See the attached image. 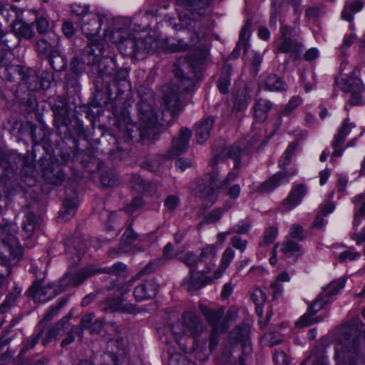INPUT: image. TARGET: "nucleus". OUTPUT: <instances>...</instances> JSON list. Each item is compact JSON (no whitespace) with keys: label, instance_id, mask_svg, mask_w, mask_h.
I'll use <instances>...</instances> for the list:
<instances>
[{"label":"nucleus","instance_id":"f257e3e1","mask_svg":"<svg viewBox=\"0 0 365 365\" xmlns=\"http://www.w3.org/2000/svg\"><path fill=\"white\" fill-rule=\"evenodd\" d=\"M174 81V86H166L163 88L164 102L173 113L179 111L181 108L179 93L187 91L192 84L190 78L183 76L180 73L175 74Z\"/></svg>","mask_w":365,"mask_h":365},{"label":"nucleus","instance_id":"f03ea898","mask_svg":"<svg viewBox=\"0 0 365 365\" xmlns=\"http://www.w3.org/2000/svg\"><path fill=\"white\" fill-rule=\"evenodd\" d=\"M125 268L126 266L123 263H115L111 267H106L103 269H98L93 266H89L80 269L75 274L65 275L61 281L60 286L61 289L67 287H76L95 274L106 272L117 274L119 272L124 271Z\"/></svg>","mask_w":365,"mask_h":365},{"label":"nucleus","instance_id":"7ed1b4c3","mask_svg":"<svg viewBox=\"0 0 365 365\" xmlns=\"http://www.w3.org/2000/svg\"><path fill=\"white\" fill-rule=\"evenodd\" d=\"M217 279L210 273V267L204 268L200 272H195L191 269L189 274L184 278L182 286L188 292H194L201 289L207 284L213 283Z\"/></svg>","mask_w":365,"mask_h":365},{"label":"nucleus","instance_id":"20e7f679","mask_svg":"<svg viewBox=\"0 0 365 365\" xmlns=\"http://www.w3.org/2000/svg\"><path fill=\"white\" fill-rule=\"evenodd\" d=\"M183 329L180 330V325L176 324L173 327V332L175 340L178 341L180 335L194 336L197 334L202 329V324L200 319L192 312L188 311L182 315Z\"/></svg>","mask_w":365,"mask_h":365},{"label":"nucleus","instance_id":"39448f33","mask_svg":"<svg viewBox=\"0 0 365 365\" xmlns=\"http://www.w3.org/2000/svg\"><path fill=\"white\" fill-rule=\"evenodd\" d=\"M336 82L344 92L351 93L350 103L351 105L359 106L361 103L364 86L359 78L347 76L342 78L341 81L338 79Z\"/></svg>","mask_w":365,"mask_h":365},{"label":"nucleus","instance_id":"423d86ee","mask_svg":"<svg viewBox=\"0 0 365 365\" xmlns=\"http://www.w3.org/2000/svg\"><path fill=\"white\" fill-rule=\"evenodd\" d=\"M139 118L141 124L139 127L142 137L147 135V130L154 128L158 123V116L152 106L147 101H141L138 103Z\"/></svg>","mask_w":365,"mask_h":365},{"label":"nucleus","instance_id":"0eeeda50","mask_svg":"<svg viewBox=\"0 0 365 365\" xmlns=\"http://www.w3.org/2000/svg\"><path fill=\"white\" fill-rule=\"evenodd\" d=\"M200 309L208 323L213 327L214 332L222 331L224 330L223 323L222 322V311L220 309L213 310L203 304L200 305ZM217 344L218 341L215 336V333H213L210 339L209 346L210 350L215 349Z\"/></svg>","mask_w":365,"mask_h":365},{"label":"nucleus","instance_id":"6e6552de","mask_svg":"<svg viewBox=\"0 0 365 365\" xmlns=\"http://www.w3.org/2000/svg\"><path fill=\"white\" fill-rule=\"evenodd\" d=\"M291 29L287 26L281 28L282 37L276 42V48L278 52L297 56L302 50L303 45L301 42L292 41L289 36Z\"/></svg>","mask_w":365,"mask_h":365},{"label":"nucleus","instance_id":"1a4fd4ad","mask_svg":"<svg viewBox=\"0 0 365 365\" xmlns=\"http://www.w3.org/2000/svg\"><path fill=\"white\" fill-rule=\"evenodd\" d=\"M297 171L295 168L290 169L289 171L283 170L277 172L269 179L262 182L258 190L261 192H269L276 187L289 182L290 178L297 174Z\"/></svg>","mask_w":365,"mask_h":365},{"label":"nucleus","instance_id":"9d476101","mask_svg":"<svg viewBox=\"0 0 365 365\" xmlns=\"http://www.w3.org/2000/svg\"><path fill=\"white\" fill-rule=\"evenodd\" d=\"M206 182L200 185L195 192V195L203 200L206 205L212 204L217 198L216 187L217 179L216 177H206Z\"/></svg>","mask_w":365,"mask_h":365},{"label":"nucleus","instance_id":"9b49d317","mask_svg":"<svg viewBox=\"0 0 365 365\" xmlns=\"http://www.w3.org/2000/svg\"><path fill=\"white\" fill-rule=\"evenodd\" d=\"M30 295L35 302L44 303L56 294V289L51 285H42V282L39 281L35 282L29 289Z\"/></svg>","mask_w":365,"mask_h":365},{"label":"nucleus","instance_id":"f8f14e48","mask_svg":"<svg viewBox=\"0 0 365 365\" xmlns=\"http://www.w3.org/2000/svg\"><path fill=\"white\" fill-rule=\"evenodd\" d=\"M344 285L345 279H339L332 282L317 297L314 303L313 308L319 307V309H322L324 306L329 302V298L336 294L339 290L344 287Z\"/></svg>","mask_w":365,"mask_h":365},{"label":"nucleus","instance_id":"ddd939ff","mask_svg":"<svg viewBox=\"0 0 365 365\" xmlns=\"http://www.w3.org/2000/svg\"><path fill=\"white\" fill-rule=\"evenodd\" d=\"M101 26V18L95 14L88 15L86 20H83L81 26L83 33L87 36L90 40L96 41L97 36L99 34Z\"/></svg>","mask_w":365,"mask_h":365},{"label":"nucleus","instance_id":"4468645a","mask_svg":"<svg viewBox=\"0 0 365 365\" xmlns=\"http://www.w3.org/2000/svg\"><path fill=\"white\" fill-rule=\"evenodd\" d=\"M158 288L155 281H147L135 287L133 294L137 301L147 300L156 295Z\"/></svg>","mask_w":365,"mask_h":365},{"label":"nucleus","instance_id":"2eb2a0df","mask_svg":"<svg viewBox=\"0 0 365 365\" xmlns=\"http://www.w3.org/2000/svg\"><path fill=\"white\" fill-rule=\"evenodd\" d=\"M192 131L187 128H182L178 138L173 140L172 152L174 155H178L185 152L188 147Z\"/></svg>","mask_w":365,"mask_h":365},{"label":"nucleus","instance_id":"dca6fc26","mask_svg":"<svg viewBox=\"0 0 365 365\" xmlns=\"http://www.w3.org/2000/svg\"><path fill=\"white\" fill-rule=\"evenodd\" d=\"M307 193V187L302 185L294 187L289 195L284 200V206L287 210H291L299 204Z\"/></svg>","mask_w":365,"mask_h":365},{"label":"nucleus","instance_id":"f3484780","mask_svg":"<svg viewBox=\"0 0 365 365\" xmlns=\"http://www.w3.org/2000/svg\"><path fill=\"white\" fill-rule=\"evenodd\" d=\"M217 256V248L215 245H207L202 248L199 261L205 263V268L210 267V273L215 265Z\"/></svg>","mask_w":365,"mask_h":365},{"label":"nucleus","instance_id":"a211bd4d","mask_svg":"<svg viewBox=\"0 0 365 365\" xmlns=\"http://www.w3.org/2000/svg\"><path fill=\"white\" fill-rule=\"evenodd\" d=\"M235 257V252L232 248L228 247L224 250L220 258V264L212 273L215 279H219L223 276Z\"/></svg>","mask_w":365,"mask_h":365},{"label":"nucleus","instance_id":"6ab92c4d","mask_svg":"<svg viewBox=\"0 0 365 365\" xmlns=\"http://www.w3.org/2000/svg\"><path fill=\"white\" fill-rule=\"evenodd\" d=\"M213 124L214 118L212 117L205 118L198 124L195 134L198 144H203L209 139Z\"/></svg>","mask_w":365,"mask_h":365},{"label":"nucleus","instance_id":"aec40b11","mask_svg":"<svg viewBox=\"0 0 365 365\" xmlns=\"http://www.w3.org/2000/svg\"><path fill=\"white\" fill-rule=\"evenodd\" d=\"M265 89L270 91H285L287 88V84L277 76L270 74L267 76L262 81Z\"/></svg>","mask_w":365,"mask_h":365},{"label":"nucleus","instance_id":"412c9836","mask_svg":"<svg viewBox=\"0 0 365 365\" xmlns=\"http://www.w3.org/2000/svg\"><path fill=\"white\" fill-rule=\"evenodd\" d=\"M272 108V103L267 100L257 99L255 104V116L257 121L263 122L267 118V113Z\"/></svg>","mask_w":365,"mask_h":365},{"label":"nucleus","instance_id":"4be33fe9","mask_svg":"<svg viewBox=\"0 0 365 365\" xmlns=\"http://www.w3.org/2000/svg\"><path fill=\"white\" fill-rule=\"evenodd\" d=\"M313 307L314 304L310 307L309 310L296 322L297 326H298L299 327H304L322 321V319H318V317H314V315L320 309H319V307H316L315 308H313Z\"/></svg>","mask_w":365,"mask_h":365},{"label":"nucleus","instance_id":"5701e85b","mask_svg":"<svg viewBox=\"0 0 365 365\" xmlns=\"http://www.w3.org/2000/svg\"><path fill=\"white\" fill-rule=\"evenodd\" d=\"M13 29L15 34L20 38H31L34 36V31L31 25L23 21L13 23Z\"/></svg>","mask_w":365,"mask_h":365},{"label":"nucleus","instance_id":"b1692460","mask_svg":"<svg viewBox=\"0 0 365 365\" xmlns=\"http://www.w3.org/2000/svg\"><path fill=\"white\" fill-rule=\"evenodd\" d=\"M40 224L34 213L28 212L23 221V230L26 232L28 237H31L38 228Z\"/></svg>","mask_w":365,"mask_h":365},{"label":"nucleus","instance_id":"393cba45","mask_svg":"<svg viewBox=\"0 0 365 365\" xmlns=\"http://www.w3.org/2000/svg\"><path fill=\"white\" fill-rule=\"evenodd\" d=\"M251 298L256 305L255 309L257 315L262 317L263 314L262 306L267 299L265 293L262 289L256 288L252 292Z\"/></svg>","mask_w":365,"mask_h":365},{"label":"nucleus","instance_id":"a878e982","mask_svg":"<svg viewBox=\"0 0 365 365\" xmlns=\"http://www.w3.org/2000/svg\"><path fill=\"white\" fill-rule=\"evenodd\" d=\"M354 125L346 119L340 128L339 133L334 136L332 142V146L340 145L342 144L346 137L349 134Z\"/></svg>","mask_w":365,"mask_h":365},{"label":"nucleus","instance_id":"bb28decb","mask_svg":"<svg viewBox=\"0 0 365 365\" xmlns=\"http://www.w3.org/2000/svg\"><path fill=\"white\" fill-rule=\"evenodd\" d=\"M107 309L111 312H132L133 307L130 304H124L120 299H113L107 302Z\"/></svg>","mask_w":365,"mask_h":365},{"label":"nucleus","instance_id":"cd10ccee","mask_svg":"<svg viewBox=\"0 0 365 365\" xmlns=\"http://www.w3.org/2000/svg\"><path fill=\"white\" fill-rule=\"evenodd\" d=\"M63 210L60 212L59 217L63 220H68L74 215L77 209V203L73 200L66 199L63 201Z\"/></svg>","mask_w":365,"mask_h":365},{"label":"nucleus","instance_id":"c85d7f7f","mask_svg":"<svg viewBox=\"0 0 365 365\" xmlns=\"http://www.w3.org/2000/svg\"><path fill=\"white\" fill-rule=\"evenodd\" d=\"M282 252L287 257H298L301 255L300 246L292 240H287L282 245Z\"/></svg>","mask_w":365,"mask_h":365},{"label":"nucleus","instance_id":"c756f323","mask_svg":"<svg viewBox=\"0 0 365 365\" xmlns=\"http://www.w3.org/2000/svg\"><path fill=\"white\" fill-rule=\"evenodd\" d=\"M94 318L93 313L88 314L83 317L81 321V325L83 329L91 328L92 332H99L102 328V323L100 321H96L92 324V321Z\"/></svg>","mask_w":365,"mask_h":365},{"label":"nucleus","instance_id":"7c9ffc66","mask_svg":"<svg viewBox=\"0 0 365 365\" xmlns=\"http://www.w3.org/2000/svg\"><path fill=\"white\" fill-rule=\"evenodd\" d=\"M234 202L232 200H228L224 205V210H222L221 209H216L211 211L209 213V215L206 217V222L207 223H214L217 222L221 218L223 212L231 208Z\"/></svg>","mask_w":365,"mask_h":365},{"label":"nucleus","instance_id":"2f4dec72","mask_svg":"<svg viewBox=\"0 0 365 365\" xmlns=\"http://www.w3.org/2000/svg\"><path fill=\"white\" fill-rule=\"evenodd\" d=\"M355 205L354 214L365 217V191L352 199Z\"/></svg>","mask_w":365,"mask_h":365},{"label":"nucleus","instance_id":"473e14b6","mask_svg":"<svg viewBox=\"0 0 365 365\" xmlns=\"http://www.w3.org/2000/svg\"><path fill=\"white\" fill-rule=\"evenodd\" d=\"M297 146V142H292L290 143L284 153H283L282 156L281 157L279 163L281 167L285 166L291 160L292 155L295 151Z\"/></svg>","mask_w":365,"mask_h":365},{"label":"nucleus","instance_id":"72a5a7b5","mask_svg":"<svg viewBox=\"0 0 365 365\" xmlns=\"http://www.w3.org/2000/svg\"><path fill=\"white\" fill-rule=\"evenodd\" d=\"M251 228L250 221L247 219L240 220L230 230L232 233L246 234Z\"/></svg>","mask_w":365,"mask_h":365},{"label":"nucleus","instance_id":"f704fd0d","mask_svg":"<svg viewBox=\"0 0 365 365\" xmlns=\"http://www.w3.org/2000/svg\"><path fill=\"white\" fill-rule=\"evenodd\" d=\"M71 11L72 14L81 18L88 17V15L93 14L89 13V7L87 5H81L79 4H73L71 5Z\"/></svg>","mask_w":365,"mask_h":365},{"label":"nucleus","instance_id":"c9c22d12","mask_svg":"<svg viewBox=\"0 0 365 365\" xmlns=\"http://www.w3.org/2000/svg\"><path fill=\"white\" fill-rule=\"evenodd\" d=\"M277 235V230L275 227L267 229L264 233L263 240L259 242V246H267L273 242Z\"/></svg>","mask_w":365,"mask_h":365},{"label":"nucleus","instance_id":"e433bc0d","mask_svg":"<svg viewBox=\"0 0 365 365\" xmlns=\"http://www.w3.org/2000/svg\"><path fill=\"white\" fill-rule=\"evenodd\" d=\"M179 259L186 264L191 269L195 267L199 261V258L192 252H187L183 256L179 257Z\"/></svg>","mask_w":365,"mask_h":365},{"label":"nucleus","instance_id":"4c0bfd02","mask_svg":"<svg viewBox=\"0 0 365 365\" xmlns=\"http://www.w3.org/2000/svg\"><path fill=\"white\" fill-rule=\"evenodd\" d=\"M232 338L237 342L246 343L248 338V330L246 328H236L232 332Z\"/></svg>","mask_w":365,"mask_h":365},{"label":"nucleus","instance_id":"58836bf2","mask_svg":"<svg viewBox=\"0 0 365 365\" xmlns=\"http://www.w3.org/2000/svg\"><path fill=\"white\" fill-rule=\"evenodd\" d=\"M279 11L280 4L275 1H273L272 4V10L270 13L269 26L274 29L277 28V17Z\"/></svg>","mask_w":365,"mask_h":365},{"label":"nucleus","instance_id":"ea45409f","mask_svg":"<svg viewBox=\"0 0 365 365\" xmlns=\"http://www.w3.org/2000/svg\"><path fill=\"white\" fill-rule=\"evenodd\" d=\"M230 244L240 252H244L247 247V241L240 236H234L230 240Z\"/></svg>","mask_w":365,"mask_h":365},{"label":"nucleus","instance_id":"a19ab883","mask_svg":"<svg viewBox=\"0 0 365 365\" xmlns=\"http://www.w3.org/2000/svg\"><path fill=\"white\" fill-rule=\"evenodd\" d=\"M356 34L350 33L345 34L341 46H340V51L341 54H345L346 50L354 43L356 39Z\"/></svg>","mask_w":365,"mask_h":365},{"label":"nucleus","instance_id":"79ce46f5","mask_svg":"<svg viewBox=\"0 0 365 365\" xmlns=\"http://www.w3.org/2000/svg\"><path fill=\"white\" fill-rule=\"evenodd\" d=\"M289 235L292 238L302 240L304 238V232L301 225L294 224L290 227Z\"/></svg>","mask_w":365,"mask_h":365},{"label":"nucleus","instance_id":"37998d69","mask_svg":"<svg viewBox=\"0 0 365 365\" xmlns=\"http://www.w3.org/2000/svg\"><path fill=\"white\" fill-rule=\"evenodd\" d=\"M62 331V325L57 324L54 327L51 328L47 333L45 339H43V344H48L53 339H56L58 335L61 334Z\"/></svg>","mask_w":365,"mask_h":365},{"label":"nucleus","instance_id":"c03bdc74","mask_svg":"<svg viewBox=\"0 0 365 365\" xmlns=\"http://www.w3.org/2000/svg\"><path fill=\"white\" fill-rule=\"evenodd\" d=\"M273 358H274L275 365H289V358L287 356L284 351H283L282 350H276L274 354Z\"/></svg>","mask_w":365,"mask_h":365},{"label":"nucleus","instance_id":"a18cd8bd","mask_svg":"<svg viewBox=\"0 0 365 365\" xmlns=\"http://www.w3.org/2000/svg\"><path fill=\"white\" fill-rule=\"evenodd\" d=\"M302 102V100L299 96L292 97L289 103L286 105L283 113L286 115H289L292 110L298 107Z\"/></svg>","mask_w":365,"mask_h":365},{"label":"nucleus","instance_id":"49530a36","mask_svg":"<svg viewBox=\"0 0 365 365\" xmlns=\"http://www.w3.org/2000/svg\"><path fill=\"white\" fill-rule=\"evenodd\" d=\"M212 0H187L185 4L179 0L178 2L179 4L183 5L187 9H191L193 4L196 6L203 7L207 6Z\"/></svg>","mask_w":365,"mask_h":365},{"label":"nucleus","instance_id":"de8ad7c7","mask_svg":"<svg viewBox=\"0 0 365 365\" xmlns=\"http://www.w3.org/2000/svg\"><path fill=\"white\" fill-rule=\"evenodd\" d=\"M132 187L138 192H144L146 190L145 186V181L138 175H133L132 179Z\"/></svg>","mask_w":365,"mask_h":365},{"label":"nucleus","instance_id":"09e8293b","mask_svg":"<svg viewBox=\"0 0 365 365\" xmlns=\"http://www.w3.org/2000/svg\"><path fill=\"white\" fill-rule=\"evenodd\" d=\"M359 255L360 254L359 252L349 250L341 252L339 255V259L341 262L346 260L351 261L356 259Z\"/></svg>","mask_w":365,"mask_h":365},{"label":"nucleus","instance_id":"8fccbe9b","mask_svg":"<svg viewBox=\"0 0 365 365\" xmlns=\"http://www.w3.org/2000/svg\"><path fill=\"white\" fill-rule=\"evenodd\" d=\"M241 153V150L238 146H232L229 148L227 151V155L230 158L234 159L235 167H237L240 164V155Z\"/></svg>","mask_w":365,"mask_h":365},{"label":"nucleus","instance_id":"3c124183","mask_svg":"<svg viewBox=\"0 0 365 365\" xmlns=\"http://www.w3.org/2000/svg\"><path fill=\"white\" fill-rule=\"evenodd\" d=\"M231 79L228 76H222L218 81L217 86L222 93H227Z\"/></svg>","mask_w":365,"mask_h":365},{"label":"nucleus","instance_id":"603ef678","mask_svg":"<svg viewBox=\"0 0 365 365\" xmlns=\"http://www.w3.org/2000/svg\"><path fill=\"white\" fill-rule=\"evenodd\" d=\"M353 239L357 245H361L365 242V225L360 229L354 230Z\"/></svg>","mask_w":365,"mask_h":365},{"label":"nucleus","instance_id":"864d4df0","mask_svg":"<svg viewBox=\"0 0 365 365\" xmlns=\"http://www.w3.org/2000/svg\"><path fill=\"white\" fill-rule=\"evenodd\" d=\"M48 21L45 18L40 17L36 19V28L39 33H46L48 29Z\"/></svg>","mask_w":365,"mask_h":365},{"label":"nucleus","instance_id":"5fc2aeb1","mask_svg":"<svg viewBox=\"0 0 365 365\" xmlns=\"http://www.w3.org/2000/svg\"><path fill=\"white\" fill-rule=\"evenodd\" d=\"M180 203V199L175 195H170L165 201V205L169 210H174Z\"/></svg>","mask_w":365,"mask_h":365},{"label":"nucleus","instance_id":"6e6d98bb","mask_svg":"<svg viewBox=\"0 0 365 365\" xmlns=\"http://www.w3.org/2000/svg\"><path fill=\"white\" fill-rule=\"evenodd\" d=\"M136 238V235L133 230L128 228L127 229L122 236V241L123 243L130 245L134 242Z\"/></svg>","mask_w":365,"mask_h":365},{"label":"nucleus","instance_id":"4d7b16f0","mask_svg":"<svg viewBox=\"0 0 365 365\" xmlns=\"http://www.w3.org/2000/svg\"><path fill=\"white\" fill-rule=\"evenodd\" d=\"M192 165V162L190 159L187 158H179L175 162V166L177 169L180 170L181 172H183L187 168H190Z\"/></svg>","mask_w":365,"mask_h":365},{"label":"nucleus","instance_id":"13d9d810","mask_svg":"<svg viewBox=\"0 0 365 365\" xmlns=\"http://www.w3.org/2000/svg\"><path fill=\"white\" fill-rule=\"evenodd\" d=\"M319 52L317 48L308 49L304 55V58L307 61H312L318 58Z\"/></svg>","mask_w":365,"mask_h":365},{"label":"nucleus","instance_id":"bf43d9fd","mask_svg":"<svg viewBox=\"0 0 365 365\" xmlns=\"http://www.w3.org/2000/svg\"><path fill=\"white\" fill-rule=\"evenodd\" d=\"M270 287L273 292V295L274 297H279L280 294L282 293L283 287L282 285V282H279L277 279L271 283Z\"/></svg>","mask_w":365,"mask_h":365},{"label":"nucleus","instance_id":"052dcab7","mask_svg":"<svg viewBox=\"0 0 365 365\" xmlns=\"http://www.w3.org/2000/svg\"><path fill=\"white\" fill-rule=\"evenodd\" d=\"M11 13L14 14V19L13 23L22 21V16L24 11L16 6H11Z\"/></svg>","mask_w":365,"mask_h":365},{"label":"nucleus","instance_id":"680f3d73","mask_svg":"<svg viewBox=\"0 0 365 365\" xmlns=\"http://www.w3.org/2000/svg\"><path fill=\"white\" fill-rule=\"evenodd\" d=\"M16 297L13 294H10L6 297L5 302L0 307V309L1 312L6 311V309L10 307L15 302Z\"/></svg>","mask_w":365,"mask_h":365},{"label":"nucleus","instance_id":"e2e57ef3","mask_svg":"<svg viewBox=\"0 0 365 365\" xmlns=\"http://www.w3.org/2000/svg\"><path fill=\"white\" fill-rule=\"evenodd\" d=\"M335 205L333 204V202H326L324 205H322L320 207L321 212L324 216L328 215L333 212L334 210Z\"/></svg>","mask_w":365,"mask_h":365},{"label":"nucleus","instance_id":"0e129e2a","mask_svg":"<svg viewBox=\"0 0 365 365\" xmlns=\"http://www.w3.org/2000/svg\"><path fill=\"white\" fill-rule=\"evenodd\" d=\"M101 180L104 186L113 187L117 185V180L114 178H110L108 174L103 175Z\"/></svg>","mask_w":365,"mask_h":365},{"label":"nucleus","instance_id":"69168bd1","mask_svg":"<svg viewBox=\"0 0 365 365\" xmlns=\"http://www.w3.org/2000/svg\"><path fill=\"white\" fill-rule=\"evenodd\" d=\"M240 191H241V189H240V185H234L229 188V190L227 191V195L232 200H235L240 196Z\"/></svg>","mask_w":365,"mask_h":365},{"label":"nucleus","instance_id":"338daca9","mask_svg":"<svg viewBox=\"0 0 365 365\" xmlns=\"http://www.w3.org/2000/svg\"><path fill=\"white\" fill-rule=\"evenodd\" d=\"M38 49L40 52L49 54L51 52V46L48 42L43 39L37 43Z\"/></svg>","mask_w":365,"mask_h":365},{"label":"nucleus","instance_id":"774afa93","mask_svg":"<svg viewBox=\"0 0 365 365\" xmlns=\"http://www.w3.org/2000/svg\"><path fill=\"white\" fill-rule=\"evenodd\" d=\"M233 287L234 285L231 282L225 284L221 292L222 297L223 299H227V297H229L231 293L232 292Z\"/></svg>","mask_w":365,"mask_h":365}]
</instances>
